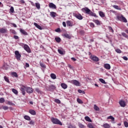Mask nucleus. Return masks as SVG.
<instances>
[{"label":"nucleus","mask_w":128,"mask_h":128,"mask_svg":"<svg viewBox=\"0 0 128 128\" xmlns=\"http://www.w3.org/2000/svg\"><path fill=\"white\" fill-rule=\"evenodd\" d=\"M51 120L54 124H60V126H62V122L57 118H51Z\"/></svg>","instance_id":"nucleus-1"},{"label":"nucleus","mask_w":128,"mask_h":128,"mask_svg":"<svg viewBox=\"0 0 128 128\" xmlns=\"http://www.w3.org/2000/svg\"><path fill=\"white\" fill-rule=\"evenodd\" d=\"M116 18L118 20H120V22H128V20H126V18H124L122 15L118 16Z\"/></svg>","instance_id":"nucleus-2"},{"label":"nucleus","mask_w":128,"mask_h":128,"mask_svg":"<svg viewBox=\"0 0 128 128\" xmlns=\"http://www.w3.org/2000/svg\"><path fill=\"white\" fill-rule=\"evenodd\" d=\"M69 82L74 84V86H80V83L77 80H72L69 81Z\"/></svg>","instance_id":"nucleus-3"},{"label":"nucleus","mask_w":128,"mask_h":128,"mask_svg":"<svg viewBox=\"0 0 128 128\" xmlns=\"http://www.w3.org/2000/svg\"><path fill=\"white\" fill-rule=\"evenodd\" d=\"M15 56L18 60H20V58H22V55H20V52L18 50L15 51Z\"/></svg>","instance_id":"nucleus-4"},{"label":"nucleus","mask_w":128,"mask_h":128,"mask_svg":"<svg viewBox=\"0 0 128 128\" xmlns=\"http://www.w3.org/2000/svg\"><path fill=\"white\" fill-rule=\"evenodd\" d=\"M20 90L23 96H26V87L25 86H22L20 88Z\"/></svg>","instance_id":"nucleus-5"},{"label":"nucleus","mask_w":128,"mask_h":128,"mask_svg":"<svg viewBox=\"0 0 128 128\" xmlns=\"http://www.w3.org/2000/svg\"><path fill=\"white\" fill-rule=\"evenodd\" d=\"M90 58L94 62H98V60H100V58H98L96 56H94V55H92L90 56Z\"/></svg>","instance_id":"nucleus-6"},{"label":"nucleus","mask_w":128,"mask_h":128,"mask_svg":"<svg viewBox=\"0 0 128 128\" xmlns=\"http://www.w3.org/2000/svg\"><path fill=\"white\" fill-rule=\"evenodd\" d=\"M24 48L26 50V52H30V48L27 44H24Z\"/></svg>","instance_id":"nucleus-7"},{"label":"nucleus","mask_w":128,"mask_h":128,"mask_svg":"<svg viewBox=\"0 0 128 128\" xmlns=\"http://www.w3.org/2000/svg\"><path fill=\"white\" fill-rule=\"evenodd\" d=\"M82 10L84 12H86V14H88L90 12V10L88 8H82Z\"/></svg>","instance_id":"nucleus-8"},{"label":"nucleus","mask_w":128,"mask_h":128,"mask_svg":"<svg viewBox=\"0 0 128 128\" xmlns=\"http://www.w3.org/2000/svg\"><path fill=\"white\" fill-rule=\"evenodd\" d=\"M119 104L122 108H124V106H126V102L122 100L119 102Z\"/></svg>","instance_id":"nucleus-9"},{"label":"nucleus","mask_w":128,"mask_h":128,"mask_svg":"<svg viewBox=\"0 0 128 128\" xmlns=\"http://www.w3.org/2000/svg\"><path fill=\"white\" fill-rule=\"evenodd\" d=\"M74 16L78 18V20H82V16L80 14H75Z\"/></svg>","instance_id":"nucleus-10"},{"label":"nucleus","mask_w":128,"mask_h":128,"mask_svg":"<svg viewBox=\"0 0 128 128\" xmlns=\"http://www.w3.org/2000/svg\"><path fill=\"white\" fill-rule=\"evenodd\" d=\"M26 92L28 94H32V88L30 87L26 88Z\"/></svg>","instance_id":"nucleus-11"},{"label":"nucleus","mask_w":128,"mask_h":128,"mask_svg":"<svg viewBox=\"0 0 128 128\" xmlns=\"http://www.w3.org/2000/svg\"><path fill=\"white\" fill-rule=\"evenodd\" d=\"M49 8H54L56 10V4H54L53 3H50Z\"/></svg>","instance_id":"nucleus-12"},{"label":"nucleus","mask_w":128,"mask_h":128,"mask_svg":"<svg viewBox=\"0 0 128 128\" xmlns=\"http://www.w3.org/2000/svg\"><path fill=\"white\" fill-rule=\"evenodd\" d=\"M20 32L21 34H24V36H28V32H26V30L22 28L20 29Z\"/></svg>","instance_id":"nucleus-13"},{"label":"nucleus","mask_w":128,"mask_h":128,"mask_svg":"<svg viewBox=\"0 0 128 128\" xmlns=\"http://www.w3.org/2000/svg\"><path fill=\"white\" fill-rule=\"evenodd\" d=\"M0 32H1V34H6V32H8V30L2 28L0 29Z\"/></svg>","instance_id":"nucleus-14"},{"label":"nucleus","mask_w":128,"mask_h":128,"mask_svg":"<svg viewBox=\"0 0 128 128\" xmlns=\"http://www.w3.org/2000/svg\"><path fill=\"white\" fill-rule=\"evenodd\" d=\"M60 86H61L62 88H64V90L68 88V85L64 83H62L60 84Z\"/></svg>","instance_id":"nucleus-15"},{"label":"nucleus","mask_w":128,"mask_h":128,"mask_svg":"<svg viewBox=\"0 0 128 128\" xmlns=\"http://www.w3.org/2000/svg\"><path fill=\"white\" fill-rule=\"evenodd\" d=\"M104 68H106V70H110V65L108 64H104Z\"/></svg>","instance_id":"nucleus-16"},{"label":"nucleus","mask_w":128,"mask_h":128,"mask_svg":"<svg viewBox=\"0 0 128 128\" xmlns=\"http://www.w3.org/2000/svg\"><path fill=\"white\" fill-rule=\"evenodd\" d=\"M63 36L66 38H68V40H70V38H72V36H70V34H64Z\"/></svg>","instance_id":"nucleus-17"},{"label":"nucleus","mask_w":128,"mask_h":128,"mask_svg":"<svg viewBox=\"0 0 128 128\" xmlns=\"http://www.w3.org/2000/svg\"><path fill=\"white\" fill-rule=\"evenodd\" d=\"M90 14L92 16H94L95 18H98V16H96V14H94L92 12V10H90V12H89V14Z\"/></svg>","instance_id":"nucleus-18"},{"label":"nucleus","mask_w":128,"mask_h":128,"mask_svg":"<svg viewBox=\"0 0 128 128\" xmlns=\"http://www.w3.org/2000/svg\"><path fill=\"white\" fill-rule=\"evenodd\" d=\"M102 127L104 128H110V125L108 123H106L102 125Z\"/></svg>","instance_id":"nucleus-19"},{"label":"nucleus","mask_w":128,"mask_h":128,"mask_svg":"<svg viewBox=\"0 0 128 128\" xmlns=\"http://www.w3.org/2000/svg\"><path fill=\"white\" fill-rule=\"evenodd\" d=\"M99 15L101 18H104L106 16V14H104V13L102 11H99Z\"/></svg>","instance_id":"nucleus-20"},{"label":"nucleus","mask_w":128,"mask_h":128,"mask_svg":"<svg viewBox=\"0 0 128 128\" xmlns=\"http://www.w3.org/2000/svg\"><path fill=\"white\" fill-rule=\"evenodd\" d=\"M48 88H50L51 90H56V88L54 85H50L48 86Z\"/></svg>","instance_id":"nucleus-21"},{"label":"nucleus","mask_w":128,"mask_h":128,"mask_svg":"<svg viewBox=\"0 0 128 128\" xmlns=\"http://www.w3.org/2000/svg\"><path fill=\"white\" fill-rule=\"evenodd\" d=\"M34 26L37 28H38V30H42V26H40L38 25L37 23L34 22Z\"/></svg>","instance_id":"nucleus-22"},{"label":"nucleus","mask_w":128,"mask_h":128,"mask_svg":"<svg viewBox=\"0 0 128 128\" xmlns=\"http://www.w3.org/2000/svg\"><path fill=\"white\" fill-rule=\"evenodd\" d=\"M29 112L30 114H32L33 116L36 115V112L34 110H29Z\"/></svg>","instance_id":"nucleus-23"},{"label":"nucleus","mask_w":128,"mask_h":128,"mask_svg":"<svg viewBox=\"0 0 128 128\" xmlns=\"http://www.w3.org/2000/svg\"><path fill=\"white\" fill-rule=\"evenodd\" d=\"M112 6L114 8H116V10H122V8H120L118 6L114 5Z\"/></svg>","instance_id":"nucleus-24"},{"label":"nucleus","mask_w":128,"mask_h":128,"mask_svg":"<svg viewBox=\"0 0 128 128\" xmlns=\"http://www.w3.org/2000/svg\"><path fill=\"white\" fill-rule=\"evenodd\" d=\"M50 76L52 80H56V76L54 74H51Z\"/></svg>","instance_id":"nucleus-25"},{"label":"nucleus","mask_w":128,"mask_h":128,"mask_svg":"<svg viewBox=\"0 0 128 128\" xmlns=\"http://www.w3.org/2000/svg\"><path fill=\"white\" fill-rule=\"evenodd\" d=\"M50 14L52 18H56V12H52Z\"/></svg>","instance_id":"nucleus-26"},{"label":"nucleus","mask_w":128,"mask_h":128,"mask_svg":"<svg viewBox=\"0 0 128 128\" xmlns=\"http://www.w3.org/2000/svg\"><path fill=\"white\" fill-rule=\"evenodd\" d=\"M66 24L68 26H72V23L70 20L66 22Z\"/></svg>","instance_id":"nucleus-27"},{"label":"nucleus","mask_w":128,"mask_h":128,"mask_svg":"<svg viewBox=\"0 0 128 128\" xmlns=\"http://www.w3.org/2000/svg\"><path fill=\"white\" fill-rule=\"evenodd\" d=\"M93 22H95V24H97L98 26H100V22L98 20H94Z\"/></svg>","instance_id":"nucleus-28"},{"label":"nucleus","mask_w":128,"mask_h":128,"mask_svg":"<svg viewBox=\"0 0 128 128\" xmlns=\"http://www.w3.org/2000/svg\"><path fill=\"white\" fill-rule=\"evenodd\" d=\"M85 120H86V122H92L90 118V117H88V116L85 117Z\"/></svg>","instance_id":"nucleus-29"},{"label":"nucleus","mask_w":128,"mask_h":128,"mask_svg":"<svg viewBox=\"0 0 128 128\" xmlns=\"http://www.w3.org/2000/svg\"><path fill=\"white\" fill-rule=\"evenodd\" d=\"M55 40H56V42H60L62 39L59 37H56L55 38Z\"/></svg>","instance_id":"nucleus-30"},{"label":"nucleus","mask_w":128,"mask_h":128,"mask_svg":"<svg viewBox=\"0 0 128 128\" xmlns=\"http://www.w3.org/2000/svg\"><path fill=\"white\" fill-rule=\"evenodd\" d=\"M6 104H8L9 106H14V104L12 103V102L10 101H7L6 102Z\"/></svg>","instance_id":"nucleus-31"},{"label":"nucleus","mask_w":128,"mask_h":128,"mask_svg":"<svg viewBox=\"0 0 128 128\" xmlns=\"http://www.w3.org/2000/svg\"><path fill=\"white\" fill-rule=\"evenodd\" d=\"M94 108L95 110H96V111H100V108H98V106L94 104Z\"/></svg>","instance_id":"nucleus-32"},{"label":"nucleus","mask_w":128,"mask_h":128,"mask_svg":"<svg viewBox=\"0 0 128 128\" xmlns=\"http://www.w3.org/2000/svg\"><path fill=\"white\" fill-rule=\"evenodd\" d=\"M24 120H30V117L28 116H24Z\"/></svg>","instance_id":"nucleus-33"},{"label":"nucleus","mask_w":128,"mask_h":128,"mask_svg":"<svg viewBox=\"0 0 128 128\" xmlns=\"http://www.w3.org/2000/svg\"><path fill=\"white\" fill-rule=\"evenodd\" d=\"M12 76H14L15 78H18V74L16 72H12Z\"/></svg>","instance_id":"nucleus-34"},{"label":"nucleus","mask_w":128,"mask_h":128,"mask_svg":"<svg viewBox=\"0 0 128 128\" xmlns=\"http://www.w3.org/2000/svg\"><path fill=\"white\" fill-rule=\"evenodd\" d=\"M12 92L15 94H18V90H16L14 89V88L12 89Z\"/></svg>","instance_id":"nucleus-35"},{"label":"nucleus","mask_w":128,"mask_h":128,"mask_svg":"<svg viewBox=\"0 0 128 128\" xmlns=\"http://www.w3.org/2000/svg\"><path fill=\"white\" fill-rule=\"evenodd\" d=\"M36 6L38 10H40V3H36Z\"/></svg>","instance_id":"nucleus-36"},{"label":"nucleus","mask_w":128,"mask_h":128,"mask_svg":"<svg viewBox=\"0 0 128 128\" xmlns=\"http://www.w3.org/2000/svg\"><path fill=\"white\" fill-rule=\"evenodd\" d=\"M100 82H102V84H106V81L102 79V78H100L99 79Z\"/></svg>","instance_id":"nucleus-37"},{"label":"nucleus","mask_w":128,"mask_h":128,"mask_svg":"<svg viewBox=\"0 0 128 128\" xmlns=\"http://www.w3.org/2000/svg\"><path fill=\"white\" fill-rule=\"evenodd\" d=\"M78 92H79V94H86V92H84V90H78Z\"/></svg>","instance_id":"nucleus-38"},{"label":"nucleus","mask_w":128,"mask_h":128,"mask_svg":"<svg viewBox=\"0 0 128 128\" xmlns=\"http://www.w3.org/2000/svg\"><path fill=\"white\" fill-rule=\"evenodd\" d=\"M4 80L6 82H8L10 84V80L8 79V78L6 77V76H4Z\"/></svg>","instance_id":"nucleus-39"},{"label":"nucleus","mask_w":128,"mask_h":128,"mask_svg":"<svg viewBox=\"0 0 128 128\" xmlns=\"http://www.w3.org/2000/svg\"><path fill=\"white\" fill-rule=\"evenodd\" d=\"M87 126L89 128H94V126H92V124L91 123H89L88 124Z\"/></svg>","instance_id":"nucleus-40"},{"label":"nucleus","mask_w":128,"mask_h":128,"mask_svg":"<svg viewBox=\"0 0 128 128\" xmlns=\"http://www.w3.org/2000/svg\"><path fill=\"white\" fill-rule=\"evenodd\" d=\"M108 120H112V122L114 120V118L112 116H109L108 117Z\"/></svg>","instance_id":"nucleus-41"},{"label":"nucleus","mask_w":128,"mask_h":128,"mask_svg":"<svg viewBox=\"0 0 128 128\" xmlns=\"http://www.w3.org/2000/svg\"><path fill=\"white\" fill-rule=\"evenodd\" d=\"M122 36H124V38H128V34H126L124 32H122Z\"/></svg>","instance_id":"nucleus-42"},{"label":"nucleus","mask_w":128,"mask_h":128,"mask_svg":"<svg viewBox=\"0 0 128 128\" xmlns=\"http://www.w3.org/2000/svg\"><path fill=\"white\" fill-rule=\"evenodd\" d=\"M4 98H0V104H4Z\"/></svg>","instance_id":"nucleus-43"},{"label":"nucleus","mask_w":128,"mask_h":128,"mask_svg":"<svg viewBox=\"0 0 128 128\" xmlns=\"http://www.w3.org/2000/svg\"><path fill=\"white\" fill-rule=\"evenodd\" d=\"M78 126L80 128H84V126L80 123H78Z\"/></svg>","instance_id":"nucleus-44"},{"label":"nucleus","mask_w":128,"mask_h":128,"mask_svg":"<svg viewBox=\"0 0 128 128\" xmlns=\"http://www.w3.org/2000/svg\"><path fill=\"white\" fill-rule=\"evenodd\" d=\"M10 12H12V14H14V9L12 6H11L10 8Z\"/></svg>","instance_id":"nucleus-45"},{"label":"nucleus","mask_w":128,"mask_h":128,"mask_svg":"<svg viewBox=\"0 0 128 128\" xmlns=\"http://www.w3.org/2000/svg\"><path fill=\"white\" fill-rule=\"evenodd\" d=\"M77 102H78V104H84V102H82V100L78 98L77 99Z\"/></svg>","instance_id":"nucleus-46"},{"label":"nucleus","mask_w":128,"mask_h":128,"mask_svg":"<svg viewBox=\"0 0 128 128\" xmlns=\"http://www.w3.org/2000/svg\"><path fill=\"white\" fill-rule=\"evenodd\" d=\"M108 28H109L110 32H114V29H112V26H108Z\"/></svg>","instance_id":"nucleus-47"},{"label":"nucleus","mask_w":128,"mask_h":128,"mask_svg":"<svg viewBox=\"0 0 128 128\" xmlns=\"http://www.w3.org/2000/svg\"><path fill=\"white\" fill-rule=\"evenodd\" d=\"M54 102H56V104H60V100H58V99H56V100H54Z\"/></svg>","instance_id":"nucleus-48"},{"label":"nucleus","mask_w":128,"mask_h":128,"mask_svg":"<svg viewBox=\"0 0 128 128\" xmlns=\"http://www.w3.org/2000/svg\"><path fill=\"white\" fill-rule=\"evenodd\" d=\"M2 109L4 110H8V106H2Z\"/></svg>","instance_id":"nucleus-49"},{"label":"nucleus","mask_w":128,"mask_h":128,"mask_svg":"<svg viewBox=\"0 0 128 128\" xmlns=\"http://www.w3.org/2000/svg\"><path fill=\"white\" fill-rule=\"evenodd\" d=\"M58 52H59L60 54H64V52L60 49L58 50Z\"/></svg>","instance_id":"nucleus-50"},{"label":"nucleus","mask_w":128,"mask_h":128,"mask_svg":"<svg viewBox=\"0 0 128 128\" xmlns=\"http://www.w3.org/2000/svg\"><path fill=\"white\" fill-rule=\"evenodd\" d=\"M35 90H36V92H38V94L40 93V88H36L35 89Z\"/></svg>","instance_id":"nucleus-51"},{"label":"nucleus","mask_w":128,"mask_h":128,"mask_svg":"<svg viewBox=\"0 0 128 128\" xmlns=\"http://www.w3.org/2000/svg\"><path fill=\"white\" fill-rule=\"evenodd\" d=\"M116 52H117L118 54H121L122 53V50H120L118 48L116 50Z\"/></svg>","instance_id":"nucleus-52"},{"label":"nucleus","mask_w":128,"mask_h":128,"mask_svg":"<svg viewBox=\"0 0 128 128\" xmlns=\"http://www.w3.org/2000/svg\"><path fill=\"white\" fill-rule=\"evenodd\" d=\"M124 126L126 128L128 127V122H124Z\"/></svg>","instance_id":"nucleus-53"},{"label":"nucleus","mask_w":128,"mask_h":128,"mask_svg":"<svg viewBox=\"0 0 128 128\" xmlns=\"http://www.w3.org/2000/svg\"><path fill=\"white\" fill-rule=\"evenodd\" d=\"M40 66H42V68H46V65H44V64L40 63Z\"/></svg>","instance_id":"nucleus-54"},{"label":"nucleus","mask_w":128,"mask_h":128,"mask_svg":"<svg viewBox=\"0 0 128 128\" xmlns=\"http://www.w3.org/2000/svg\"><path fill=\"white\" fill-rule=\"evenodd\" d=\"M68 128H76L75 126H73L72 124H70L69 126H68Z\"/></svg>","instance_id":"nucleus-55"},{"label":"nucleus","mask_w":128,"mask_h":128,"mask_svg":"<svg viewBox=\"0 0 128 128\" xmlns=\"http://www.w3.org/2000/svg\"><path fill=\"white\" fill-rule=\"evenodd\" d=\"M55 32H60V28H58L56 29V30H55Z\"/></svg>","instance_id":"nucleus-56"},{"label":"nucleus","mask_w":128,"mask_h":128,"mask_svg":"<svg viewBox=\"0 0 128 128\" xmlns=\"http://www.w3.org/2000/svg\"><path fill=\"white\" fill-rule=\"evenodd\" d=\"M11 32L12 34H16V30H11Z\"/></svg>","instance_id":"nucleus-57"},{"label":"nucleus","mask_w":128,"mask_h":128,"mask_svg":"<svg viewBox=\"0 0 128 128\" xmlns=\"http://www.w3.org/2000/svg\"><path fill=\"white\" fill-rule=\"evenodd\" d=\"M90 26H91V28H94V24L92 22H91L90 24Z\"/></svg>","instance_id":"nucleus-58"},{"label":"nucleus","mask_w":128,"mask_h":128,"mask_svg":"<svg viewBox=\"0 0 128 128\" xmlns=\"http://www.w3.org/2000/svg\"><path fill=\"white\" fill-rule=\"evenodd\" d=\"M14 38H15V40H18V36H14Z\"/></svg>","instance_id":"nucleus-59"},{"label":"nucleus","mask_w":128,"mask_h":128,"mask_svg":"<svg viewBox=\"0 0 128 128\" xmlns=\"http://www.w3.org/2000/svg\"><path fill=\"white\" fill-rule=\"evenodd\" d=\"M122 58L124 59V60H128V58L126 56H123Z\"/></svg>","instance_id":"nucleus-60"},{"label":"nucleus","mask_w":128,"mask_h":128,"mask_svg":"<svg viewBox=\"0 0 128 128\" xmlns=\"http://www.w3.org/2000/svg\"><path fill=\"white\" fill-rule=\"evenodd\" d=\"M25 66H26V68H30V64L28 63H26Z\"/></svg>","instance_id":"nucleus-61"},{"label":"nucleus","mask_w":128,"mask_h":128,"mask_svg":"<svg viewBox=\"0 0 128 128\" xmlns=\"http://www.w3.org/2000/svg\"><path fill=\"white\" fill-rule=\"evenodd\" d=\"M62 25L64 26V28H66V22H62Z\"/></svg>","instance_id":"nucleus-62"},{"label":"nucleus","mask_w":128,"mask_h":128,"mask_svg":"<svg viewBox=\"0 0 128 128\" xmlns=\"http://www.w3.org/2000/svg\"><path fill=\"white\" fill-rule=\"evenodd\" d=\"M34 124V122L32 120L30 121V124Z\"/></svg>","instance_id":"nucleus-63"},{"label":"nucleus","mask_w":128,"mask_h":128,"mask_svg":"<svg viewBox=\"0 0 128 128\" xmlns=\"http://www.w3.org/2000/svg\"><path fill=\"white\" fill-rule=\"evenodd\" d=\"M80 34H84V32L83 30H81V31H80Z\"/></svg>","instance_id":"nucleus-64"}]
</instances>
